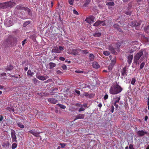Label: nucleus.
Returning <instances> with one entry per match:
<instances>
[{"label":"nucleus","mask_w":149,"mask_h":149,"mask_svg":"<svg viewBox=\"0 0 149 149\" xmlns=\"http://www.w3.org/2000/svg\"><path fill=\"white\" fill-rule=\"evenodd\" d=\"M113 105L115 107L116 109H117L118 108V104H117V103H116V102H114L113 103Z\"/></svg>","instance_id":"obj_58"},{"label":"nucleus","mask_w":149,"mask_h":149,"mask_svg":"<svg viewBox=\"0 0 149 149\" xmlns=\"http://www.w3.org/2000/svg\"><path fill=\"white\" fill-rule=\"evenodd\" d=\"M144 29L145 31H147L149 29V25L145 26L144 28Z\"/></svg>","instance_id":"obj_50"},{"label":"nucleus","mask_w":149,"mask_h":149,"mask_svg":"<svg viewBox=\"0 0 149 149\" xmlns=\"http://www.w3.org/2000/svg\"><path fill=\"white\" fill-rule=\"evenodd\" d=\"M89 18L91 20V22H93L95 20V17L93 16H90L89 17Z\"/></svg>","instance_id":"obj_36"},{"label":"nucleus","mask_w":149,"mask_h":149,"mask_svg":"<svg viewBox=\"0 0 149 149\" xmlns=\"http://www.w3.org/2000/svg\"><path fill=\"white\" fill-rule=\"evenodd\" d=\"M136 82V79L134 78H133L132 79L131 83L132 85H134Z\"/></svg>","instance_id":"obj_44"},{"label":"nucleus","mask_w":149,"mask_h":149,"mask_svg":"<svg viewBox=\"0 0 149 149\" xmlns=\"http://www.w3.org/2000/svg\"><path fill=\"white\" fill-rule=\"evenodd\" d=\"M114 4V3L113 2H107L106 3V5L108 6H113Z\"/></svg>","instance_id":"obj_38"},{"label":"nucleus","mask_w":149,"mask_h":149,"mask_svg":"<svg viewBox=\"0 0 149 149\" xmlns=\"http://www.w3.org/2000/svg\"><path fill=\"white\" fill-rule=\"evenodd\" d=\"M85 21H86L88 23H90L91 22V21L89 19V17L87 18L85 20Z\"/></svg>","instance_id":"obj_51"},{"label":"nucleus","mask_w":149,"mask_h":149,"mask_svg":"<svg viewBox=\"0 0 149 149\" xmlns=\"http://www.w3.org/2000/svg\"><path fill=\"white\" fill-rule=\"evenodd\" d=\"M85 110V109L84 108V107L81 106V107L79 109L78 111L81 112V111H84Z\"/></svg>","instance_id":"obj_45"},{"label":"nucleus","mask_w":149,"mask_h":149,"mask_svg":"<svg viewBox=\"0 0 149 149\" xmlns=\"http://www.w3.org/2000/svg\"><path fill=\"white\" fill-rule=\"evenodd\" d=\"M57 105L61 108L63 109H65L66 108V107L63 104H57Z\"/></svg>","instance_id":"obj_31"},{"label":"nucleus","mask_w":149,"mask_h":149,"mask_svg":"<svg viewBox=\"0 0 149 149\" xmlns=\"http://www.w3.org/2000/svg\"><path fill=\"white\" fill-rule=\"evenodd\" d=\"M4 22L5 25L8 27L10 26L13 25V22L11 20L6 19Z\"/></svg>","instance_id":"obj_11"},{"label":"nucleus","mask_w":149,"mask_h":149,"mask_svg":"<svg viewBox=\"0 0 149 149\" xmlns=\"http://www.w3.org/2000/svg\"><path fill=\"white\" fill-rule=\"evenodd\" d=\"M24 11H26L28 12V14L30 16H31L32 15V13L31 10L27 7H25L24 9Z\"/></svg>","instance_id":"obj_21"},{"label":"nucleus","mask_w":149,"mask_h":149,"mask_svg":"<svg viewBox=\"0 0 149 149\" xmlns=\"http://www.w3.org/2000/svg\"><path fill=\"white\" fill-rule=\"evenodd\" d=\"M61 147L62 148H64L65 146V143H61L60 144Z\"/></svg>","instance_id":"obj_56"},{"label":"nucleus","mask_w":149,"mask_h":149,"mask_svg":"<svg viewBox=\"0 0 149 149\" xmlns=\"http://www.w3.org/2000/svg\"><path fill=\"white\" fill-rule=\"evenodd\" d=\"M117 30H118V31H119L120 32H123V31L122 30V29L119 27L117 29Z\"/></svg>","instance_id":"obj_64"},{"label":"nucleus","mask_w":149,"mask_h":149,"mask_svg":"<svg viewBox=\"0 0 149 149\" xmlns=\"http://www.w3.org/2000/svg\"><path fill=\"white\" fill-rule=\"evenodd\" d=\"M85 116V115L84 114H79L75 116V118L74 119V120H75L78 119H83L84 118Z\"/></svg>","instance_id":"obj_15"},{"label":"nucleus","mask_w":149,"mask_h":149,"mask_svg":"<svg viewBox=\"0 0 149 149\" xmlns=\"http://www.w3.org/2000/svg\"><path fill=\"white\" fill-rule=\"evenodd\" d=\"M13 66L11 64H9L5 68L6 70L10 71L13 69Z\"/></svg>","instance_id":"obj_23"},{"label":"nucleus","mask_w":149,"mask_h":149,"mask_svg":"<svg viewBox=\"0 0 149 149\" xmlns=\"http://www.w3.org/2000/svg\"><path fill=\"white\" fill-rule=\"evenodd\" d=\"M9 76L11 77H14V78H17L18 77H15V75H13L10 74H9Z\"/></svg>","instance_id":"obj_62"},{"label":"nucleus","mask_w":149,"mask_h":149,"mask_svg":"<svg viewBox=\"0 0 149 149\" xmlns=\"http://www.w3.org/2000/svg\"><path fill=\"white\" fill-rule=\"evenodd\" d=\"M75 92L77 93L78 95H80V91H78V90H75Z\"/></svg>","instance_id":"obj_59"},{"label":"nucleus","mask_w":149,"mask_h":149,"mask_svg":"<svg viewBox=\"0 0 149 149\" xmlns=\"http://www.w3.org/2000/svg\"><path fill=\"white\" fill-rule=\"evenodd\" d=\"M9 145V144L8 143H6L4 142L2 144V146L4 148H6Z\"/></svg>","instance_id":"obj_32"},{"label":"nucleus","mask_w":149,"mask_h":149,"mask_svg":"<svg viewBox=\"0 0 149 149\" xmlns=\"http://www.w3.org/2000/svg\"><path fill=\"white\" fill-rule=\"evenodd\" d=\"M129 148L130 149H134L133 148V145L132 144H130L129 146Z\"/></svg>","instance_id":"obj_57"},{"label":"nucleus","mask_w":149,"mask_h":149,"mask_svg":"<svg viewBox=\"0 0 149 149\" xmlns=\"http://www.w3.org/2000/svg\"><path fill=\"white\" fill-rule=\"evenodd\" d=\"M133 4L132 2L129 3L128 4L127 7L125 10H124V12L127 15H130L134 8L133 7Z\"/></svg>","instance_id":"obj_5"},{"label":"nucleus","mask_w":149,"mask_h":149,"mask_svg":"<svg viewBox=\"0 0 149 149\" xmlns=\"http://www.w3.org/2000/svg\"><path fill=\"white\" fill-rule=\"evenodd\" d=\"M133 55H130L127 57V62L129 64V66L130 65L133 59Z\"/></svg>","instance_id":"obj_14"},{"label":"nucleus","mask_w":149,"mask_h":149,"mask_svg":"<svg viewBox=\"0 0 149 149\" xmlns=\"http://www.w3.org/2000/svg\"><path fill=\"white\" fill-rule=\"evenodd\" d=\"M33 74V72L32 74L31 71L30 70H29L27 72V75L29 76H32V74Z\"/></svg>","instance_id":"obj_37"},{"label":"nucleus","mask_w":149,"mask_h":149,"mask_svg":"<svg viewBox=\"0 0 149 149\" xmlns=\"http://www.w3.org/2000/svg\"><path fill=\"white\" fill-rule=\"evenodd\" d=\"M127 67L125 66L121 70V75L123 76H126L127 74V72H126Z\"/></svg>","instance_id":"obj_13"},{"label":"nucleus","mask_w":149,"mask_h":149,"mask_svg":"<svg viewBox=\"0 0 149 149\" xmlns=\"http://www.w3.org/2000/svg\"><path fill=\"white\" fill-rule=\"evenodd\" d=\"M101 34L100 33L97 32H96L93 34V36L95 37H98L101 36Z\"/></svg>","instance_id":"obj_28"},{"label":"nucleus","mask_w":149,"mask_h":149,"mask_svg":"<svg viewBox=\"0 0 149 149\" xmlns=\"http://www.w3.org/2000/svg\"><path fill=\"white\" fill-rule=\"evenodd\" d=\"M113 27L114 28L116 29H117V30L118 29V28H119L120 27V26L118 25H117V24H114L113 25Z\"/></svg>","instance_id":"obj_48"},{"label":"nucleus","mask_w":149,"mask_h":149,"mask_svg":"<svg viewBox=\"0 0 149 149\" xmlns=\"http://www.w3.org/2000/svg\"><path fill=\"white\" fill-rule=\"evenodd\" d=\"M145 65V62H143L141 64H140V68L141 69L143 68L144 65Z\"/></svg>","instance_id":"obj_41"},{"label":"nucleus","mask_w":149,"mask_h":149,"mask_svg":"<svg viewBox=\"0 0 149 149\" xmlns=\"http://www.w3.org/2000/svg\"><path fill=\"white\" fill-rule=\"evenodd\" d=\"M14 2L11 1L6 2L5 3H0V8L3 9H6L9 8H11L14 6Z\"/></svg>","instance_id":"obj_4"},{"label":"nucleus","mask_w":149,"mask_h":149,"mask_svg":"<svg viewBox=\"0 0 149 149\" xmlns=\"http://www.w3.org/2000/svg\"><path fill=\"white\" fill-rule=\"evenodd\" d=\"M61 67L64 70H66L67 69V67L65 65H62Z\"/></svg>","instance_id":"obj_52"},{"label":"nucleus","mask_w":149,"mask_h":149,"mask_svg":"<svg viewBox=\"0 0 149 149\" xmlns=\"http://www.w3.org/2000/svg\"><path fill=\"white\" fill-rule=\"evenodd\" d=\"M106 25V24L104 21H100V20L96 22L94 24L93 26H98L102 25L104 26Z\"/></svg>","instance_id":"obj_9"},{"label":"nucleus","mask_w":149,"mask_h":149,"mask_svg":"<svg viewBox=\"0 0 149 149\" xmlns=\"http://www.w3.org/2000/svg\"><path fill=\"white\" fill-rule=\"evenodd\" d=\"M91 2V0H86L84 4V6L86 7Z\"/></svg>","instance_id":"obj_30"},{"label":"nucleus","mask_w":149,"mask_h":149,"mask_svg":"<svg viewBox=\"0 0 149 149\" xmlns=\"http://www.w3.org/2000/svg\"><path fill=\"white\" fill-rule=\"evenodd\" d=\"M113 65H111H111H109V66H108V68L109 69V70H111L112 68V67H113Z\"/></svg>","instance_id":"obj_55"},{"label":"nucleus","mask_w":149,"mask_h":149,"mask_svg":"<svg viewBox=\"0 0 149 149\" xmlns=\"http://www.w3.org/2000/svg\"><path fill=\"white\" fill-rule=\"evenodd\" d=\"M147 58L148 53L146 50L141 49L134 55V63L136 65L139 64V63L138 62L139 60L140 63L144 60H147Z\"/></svg>","instance_id":"obj_1"},{"label":"nucleus","mask_w":149,"mask_h":149,"mask_svg":"<svg viewBox=\"0 0 149 149\" xmlns=\"http://www.w3.org/2000/svg\"><path fill=\"white\" fill-rule=\"evenodd\" d=\"M111 64L114 65L116 62V58H113V59H112V58H111Z\"/></svg>","instance_id":"obj_26"},{"label":"nucleus","mask_w":149,"mask_h":149,"mask_svg":"<svg viewBox=\"0 0 149 149\" xmlns=\"http://www.w3.org/2000/svg\"><path fill=\"white\" fill-rule=\"evenodd\" d=\"M94 58V56L93 54H89V59L90 61H93Z\"/></svg>","instance_id":"obj_25"},{"label":"nucleus","mask_w":149,"mask_h":149,"mask_svg":"<svg viewBox=\"0 0 149 149\" xmlns=\"http://www.w3.org/2000/svg\"><path fill=\"white\" fill-rule=\"evenodd\" d=\"M11 138L12 141L13 142H17V138L15 135V131L12 130L11 132Z\"/></svg>","instance_id":"obj_10"},{"label":"nucleus","mask_w":149,"mask_h":149,"mask_svg":"<svg viewBox=\"0 0 149 149\" xmlns=\"http://www.w3.org/2000/svg\"><path fill=\"white\" fill-rule=\"evenodd\" d=\"M31 22L29 21H28L25 22L23 24V26L24 27L26 26L27 25L30 23Z\"/></svg>","instance_id":"obj_29"},{"label":"nucleus","mask_w":149,"mask_h":149,"mask_svg":"<svg viewBox=\"0 0 149 149\" xmlns=\"http://www.w3.org/2000/svg\"><path fill=\"white\" fill-rule=\"evenodd\" d=\"M74 0H68L69 3L71 6L74 4Z\"/></svg>","instance_id":"obj_42"},{"label":"nucleus","mask_w":149,"mask_h":149,"mask_svg":"<svg viewBox=\"0 0 149 149\" xmlns=\"http://www.w3.org/2000/svg\"><path fill=\"white\" fill-rule=\"evenodd\" d=\"M79 51V49H72L71 52V54L74 55H77Z\"/></svg>","instance_id":"obj_20"},{"label":"nucleus","mask_w":149,"mask_h":149,"mask_svg":"<svg viewBox=\"0 0 149 149\" xmlns=\"http://www.w3.org/2000/svg\"><path fill=\"white\" fill-rule=\"evenodd\" d=\"M73 13L75 14V15H78V13L77 12V11L76 10H73Z\"/></svg>","instance_id":"obj_61"},{"label":"nucleus","mask_w":149,"mask_h":149,"mask_svg":"<svg viewBox=\"0 0 149 149\" xmlns=\"http://www.w3.org/2000/svg\"><path fill=\"white\" fill-rule=\"evenodd\" d=\"M108 95L107 94H106L105 95L104 97L103 98L104 100H106L108 98Z\"/></svg>","instance_id":"obj_54"},{"label":"nucleus","mask_w":149,"mask_h":149,"mask_svg":"<svg viewBox=\"0 0 149 149\" xmlns=\"http://www.w3.org/2000/svg\"><path fill=\"white\" fill-rule=\"evenodd\" d=\"M128 24L130 26L132 27H137L139 26L141 23L139 22H137L136 21H132L129 22L128 23Z\"/></svg>","instance_id":"obj_7"},{"label":"nucleus","mask_w":149,"mask_h":149,"mask_svg":"<svg viewBox=\"0 0 149 149\" xmlns=\"http://www.w3.org/2000/svg\"><path fill=\"white\" fill-rule=\"evenodd\" d=\"M120 100V97H117L116 98V100L114 102H116V103H118L119 102V101Z\"/></svg>","instance_id":"obj_43"},{"label":"nucleus","mask_w":149,"mask_h":149,"mask_svg":"<svg viewBox=\"0 0 149 149\" xmlns=\"http://www.w3.org/2000/svg\"><path fill=\"white\" fill-rule=\"evenodd\" d=\"M114 109V106L113 105L111 106L110 109V111H111V113H113V112Z\"/></svg>","instance_id":"obj_46"},{"label":"nucleus","mask_w":149,"mask_h":149,"mask_svg":"<svg viewBox=\"0 0 149 149\" xmlns=\"http://www.w3.org/2000/svg\"><path fill=\"white\" fill-rule=\"evenodd\" d=\"M75 72L76 73H84V74H86V73L83 71H81L80 70H76L75 71Z\"/></svg>","instance_id":"obj_39"},{"label":"nucleus","mask_w":149,"mask_h":149,"mask_svg":"<svg viewBox=\"0 0 149 149\" xmlns=\"http://www.w3.org/2000/svg\"><path fill=\"white\" fill-rule=\"evenodd\" d=\"M92 66L94 68L96 69H98L100 67V66L98 63L95 61L93 62Z\"/></svg>","instance_id":"obj_22"},{"label":"nucleus","mask_w":149,"mask_h":149,"mask_svg":"<svg viewBox=\"0 0 149 149\" xmlns=\"http://www.w3.org/2000/svg\"><path fill=\"white\" fill-rule=\"evenodd\" d=\"M75 105L76 106L80 107H81V106H82V104H81L79 103H76Z\"/></svg>","instance_id":"obj_53"},{"label":"nucleus","mask_w":149,"mask_h":149,"mask_svg":"<svg viewBox=\"0 0 149 149\" xmlns=\"http://www.w3.org/2000/svg\"><path fill=\"white\" fill-rule=\"evenodd\" d=\"M49 69H52L56 66V64L52 62H50L49 63Z\"/></svg>","instance_id":"obj_24"},{"label":"nucleus","mask_w":149,"mask_h":149,"mask_svg":"<svg viewBox=\"0 0 149 149\" xmlns=\"http://www.w3.org/2000/svg\"><path fill=\"white\" fill-rule=\"evenodd\" d=\"M32 81L35 85H37V83H39L40 81L36 78H34L32 80Z\"/></svg>","instance_id":"obj_27"},{"label":"nucleus","mask_w":149,"mask_h":149,"mask_svg":"<svg viewBox=\"0 0 149 149\" xmlns=\"http://www.w3.org/2000/svg\"><path fill=\"white\" fill-rule=\"evenodd\" d=\"M82 106L84 108H86L87 107V104H84L82 105Z\"/></svg>","instance_id":"obj_60"},{"label":"nucleus","mask_w":149,"mask_h":149,"mask_svg":"<svg viewBox=\"0 0 149 149\" xmlns=\"http://www.w3.org/2000/svg\"><path fill=\"white\" fill-rule=\"evenodd\" d=\"M17 38L14 37L11 35L9 36L8 38L6 40L5 42L7 46H9L10 45H13L16 43Z\"/></svg>","instance_id":"obj_3"},{"label":"nucleus","mask_w":149,"mask_h":149,"mask_svg":"<svg viewBox=\"0 0 149 149\" xmlns=\"http://www.w3.org/2000/svg\"><path fill=\"white\" fill-rule=\"evenodd\" d=\"M114 47L116 49L120 47V46L118 44H116V45L114 44Z\"/></svg>","instance_id":"obj_49"},{"label":"nucleus","mask_w":149,"mask_h":149,"mask_svg":"<svg viewBox=\"0 0 149 149\" xmlns=\"http://www.w3.org/2000/svg\"><path fill=\"white\" fill-rule=\"evenodd\" d=\"M59 59L61 61H63L65 60V58L63 57H60L59 58Z\"/></svg>","instance_id":"obj_63"},{"label":"nucleus","mask_w":149,"mask_h":149,"mask_svg":"<svg viewBox=\"0 0 149 149\" xmlns=\"http://www.w3.org/2000/svg\"><path fill=\"white\" fill-rule=\"evenodd\" d=\"M17 146V144L16 143H13L12 145L11 148L12 149L15 148Z\"/></svg>","instance_id":"obj_40"},{"label":"nucleus","mask_w":149,"mask_h":149,"mask_svg":"<svg viewBox=\"0 0 149 149\" xmlns=\"http://www.w3.org/2000/svg\"><path fill=\"white\" fill-rule=\"evenodd\" d=\"M63 49V48L62 46H60L59 47H54L52 50V52L59 53Z\"/></svg>","instance_id":"obj_8"},{"label":"nucleus","mask_w":149,"mask_h":149,"mask_svg":"<svg viewBox=\"0 0 149 149\" xmlns=\"http://www.w3.org/2000/svg\"><path fill=\"white\" fill-rule=\"evenodd\" d=\"M114 47V44H112L109 45L108 48L109 50L113 54H114L116 52L115 49Z\"/></svg>","instance_id":"obj_12"},{"label":"nucleus","mask_w":149,"mask_h":149,"mask_svg":"<svg viewBox=\"0 0 149 149\" xmlns=\"http://www.w3.org/2000/svg\"><path fill=\"white\" fill-rule=\"evenodd\" d=\"M36 77L42 81L45 80L48 78L47 76H44L40 75L36 76Z\"/></svg>","instance_id":"obj_16"},{"label":"nucleus","mask_w":149,"mask_h":149,"mask_svg":"<svg viewBox=\"0 0 149 149\" xmlns=\"http://www.w3.org/2000/svg\"><path fill=\"white\" fill-rule=\"evenodd\" d=\"M18 126L21 128H24V126L21 123H17Z\"/></svg>","instance_id":"obj_33"},{"label":"nucleus","mask_w":149,"mask_h":149,"mask_svg":"<svg viewBox=\"0 0 149 149\" xmlns=\"http://www.w3.org/2000/svg\"><path fill=\"white\" fill-rule=\"evenodd\" d=\"M48 101L50 103L54 104L57 103L58 101L57 100H56L55 99L53 98L48 99Z\"/></svg>","instance_id":"obj_19"},{"label":"nucleus","mask_w":149,"mask_h":149,"mask_svg":"<svg viewBox=\"0 0 149 149\" xmlns=\"http://www.w3.org/2000/svg\"><path fill=\"white\" fill-rule=\"evenodd\" d=\"M29 132L36 137H38L40 134L39 133L35 130H31L29 131Z\"/></svg>","instance_id":"obj_18"},{"label":"nucleus","mask_w":149,"mask_h":149,"mask_svg":"<svg viewBox=\"0 0 149 149\" xmlns=\"http://www.w3.org/2000/svg\"><path fill=\"white\" fill-rule=\"evenodd\" d=\"M123 88L118 84L112 85L109 89V93L112 94H117L121 92Z\"/></svg>","instance_id":"obj_2"},{"label":"nucleus","mask_w":149,"mask_h":149,"mask_svg":"<svg viewBox=\"0 0 149 149\" xmlns=\"http://www.w3.org/2000/svg\"><path fill=\"white\" fill-rule=\"evenodd\" d=\"M82 52L83 54H87L89 52L88 51V50H82Z\"/></svg>","instance_id":"obj_47"},{"label":"nucleus","mask_w":149,"mask_h":149,"mask_svg":"<svg viewBox=\"0 0 149 149\" xmlns=\"http://www.w3.org/2000/svg\"><path fill=\"white\" fill-rule=\"evenodd\" d=\"M103 54L105 56H108L110 55V53L108 51H104L103 52Z\"/></svg>","instance_id":"obj_35"},{"label":"nucleus","mask_w":149,"mask_h":149,"mask_svg":"<svg viewBox=\"0 0 149 149\" xmlns=\"http://www.w3.org/2000/svg\"><path fill=\"white\" fill-rule=\"evenodd\" d=\"M143 38L145 42H149V38H147L145 36H143Z\"/></svg>","instance_id":"obj_34"},{"label":"nucleus","mask_w":149,"mask_h":149,"mask_svg":"<svg viewBox=\"0 0 149 149\" xmlns=\"http://www.w3.org/2000/svg\"><path fill=\"white\" fill-rule=\"evenodd\" d=\"M136 133L139 136L142 137L143 136L145 135H147L148 132L145 130H139L136 132Z\"/></svg>","instance_id":"obj_6"},{"label":"nucleus","mask_w":149,"mask_h":149,"mask_svg":"<svg viewBox=\"0 0 149 149\" xmlns=\"http://www.w3.org/2000/svg\"><path fill=\"white\" fill-rule=\"evenodd\" d=\"M25 8V7H24L21 4H19L17 5L15 7V9L16 10H24V9Z\"/></svg>","instance_id":"obj_17"}]
</instances>
